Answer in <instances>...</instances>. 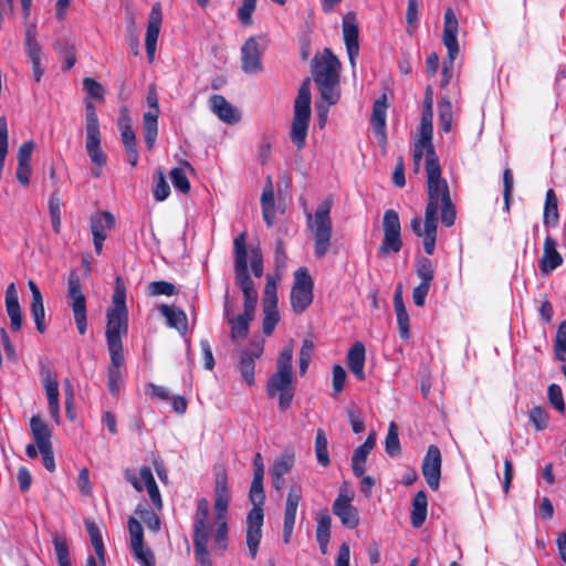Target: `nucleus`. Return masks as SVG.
Instances as JSON below:
<instances>
[{"instance_id": "nucleus-1", "label": "nucleus", "mask_w": 566, "mask_h": 566, "mask_svg": "<svg viewBox=\"0 0 566 566\" xmlns=\"http://www.w3.org/2000/svg\"><path fill=\"white\" fill-rule=\"evenodd\" d=\"M427 174L428 202L424 210L423 227L420 217H413L410 226L417 237L422 238L424 252L433 254L437 240L438 212L441 210V221L446 227L455 222L457 211L451 200L449 185L441 176L439 158H427L424 164Z\"/></svg>"}, {"instance_id": "nucleus-2", "label": "nucleus", "mask_w": 566, "mask_h": 566, "mask_svg": "<svg viewBox=\"0 0 566 566\" xmlns=\"http://www.w3.org/2000/svg\"><path fill=\"white\" fill-rule=\"evenodd\" d=\"M230 493L228 476L223 469L216 472L214 479V515L211 521L210 504L206 497L197 500L193 515V546L195 549H208L212 542V548L226 551L228 547V507Z\"/></svg>"}, {"instance_id": "nucleus-3", "label": "nucleus", "mask_w": 566, "mask_h": 566, "mask_svg": "<svg viewBox=\"0 0 566 566\" xmlns=\"http://www.w3.org/2000/svg\"><path fill=\"white\" fill-rule=\"evenodd\" d=\"M293 354L292 345L282 349L276 360V370L270 376L266 384V395L269 398L277 399V407L281 411L291 407L295 395Z\"/></svg>"}, {"instance_id": "nucleus-4", "label": "nucleus", "mask_w": 566, "mask_h": 566, "mask_svg": "<svg viewBox=\"0 0 566 566\" xmlns=\"http://www.w3.org/2000/svg\"><path fill=\"white\" fill-rule=\"evenodd\" d=\"M342 64L329 49L315 55L312 61L313 81L318 87L321 98L336 104L340 98L339 77Z\"/></svg>"}, {"instance_id": "nucleus-5", "label": "nucleus", "mask_w": 566, "mask_h": 566, "mask_svg": "<svg viewBox=\"0 0 566 566\" xmlns=\"http://www.w3.org/2000/svg\"><path fill=\"white\" fill-rule=\"evenodd\" d=\"M253 507L249 511L245 521V543L251 559H255L262 539L264 513L262 505L265 501L263 480L253 479L249 492Z\"/></svg>"}, {"instance_id": "nucleus-6", "label": "nucleus", "mask_w": 566, "mask_h": 566, "mask_svg": "<svg viewBox=\"0 0 566 566\" xmlns=\"http://www.w3.org/2000/svg\"><path fill=\"white\" fill-rule=\"evenodd\" d=\"M106 343L122 342L128 334V310L126 306V286L120 276H116L112 306L106 312Z\"/></svg>"}, {"instance_id": "nucleus-7", "label": "nucleus", "mask_w": 566, "mask_h": 566, "mask_svg": "<svg viewBox=\"0 0 566 566\" xmlns=\"http://www.w3.org/2000/svg\"><path fill=\"white\" fill-rule=\"evenodd\" d=\"M332 207L333 199L328 197L317 206L314 213H306V224L314 239V254L318 259L325 256L331 248L333 234Z\"/></svg>"}, {"instance_id": "nucleus-8", "label": "nucleus", "mask_w": 566, "mask_h": 566, "mask_svg": "<svg viewBox=\"0 0 566 566\" xmlns=\"http://www.w3.org/2000/svg\"><path fill=\"white\" fill-rule=\"evenodd\" d=\"M234 245V273L235 283L243 293V311L255 312L258 302V291L254 287V283L249 275L248 270V251L245 247V233L242 232L235 237L233 241Z\"/></svg>"}, {"instance_id": "nucleus-9", "label": "nucleus", "mask_w": 566, "mask_h": 566, "mask_svg": "<svg viewBox=\"0 0 566 566\" xmlns=\"http://www.w3.org/2000/svg\"><path fill=\"white\" fill-rule=\"evenodd\" d=\"M311 119V78H305L297 92L294 102V114L290 137L297 149H303L306 144L308 124Z\"/></svg>"}, {"instance_id": "nucleus-10", "label": "nucleus", "mask_w": 566, "mask_h": 566, "mask_svg": "<svg viewBox=\"0 0 566 566\" xmlns=\"http://www.w3.org/2000/svg\"><path fill=\"white\" fill-rule=\"evenodd\" d=\"M458 31L459 23L455 17L454 11L451 8H448L444 12V25H443V34L442 40L443 44L448 51V62H444L442 69V86H447L452 77L453 72V63L459 54V44H458Z\"/></svg>"}, {"instance_id": "nucleus-11", "label": "nucleus", "mask_w": 566, "mask_h": 566, "mask_svg": "<svg viewBox=\"0 0 566 566\" xmlns=\"http://www.w3.org/2000/svg\"><path fill=\"white\" fill-rule=\"evenodd\" d=\"M432 120L433 111H430L429 107H423L419 126V139L413 144L412 158L416 172L420 170L421 160L423 157L424 159L438 157L432 143Z\"/></svg>"}, {"instance_id": "nucleus-12", "label": "nucleus", "mask_w": 566, "mask_h": 566, "mask_svg": "<svg viewBox=\"0 0 566 566\" xmlns=\"http://www.w3.org/2000/svg\"><path fill=\"white\" fill-rule=\"evenodd\" d=\"M314 283L305 268L294 273V284L291 290V305L296 314L303 313L313 302Z\"/></svg>"}, {"instance_id": "nucleus-13", "label": "nucleus", "mask_w": 566, "mask_h": 566, "mask_svg": "<svg viewBox=\"0 0 566 566\" xmlns=\"http://www.w3.org/2000/svg\"><path fill=\"white\" fill-rule=\"evenodd\" d=\"M384 240L379 253L386 255L390 252L397 253L402 247L401 226L397 211L388 209L382 219Z\"/></svg>"}, {"instance_id": "nucleus-14", "label": "nucleus", "mask_w": 566, "mask_h": 566, "mask_svg": "<svg viewBox=\"0 0 566 566\" xmlns=\"http://www.w3.org/2000/svg\"><path fill=\"white\" fill-rule=\"evenodd\" d=\"M67 297L74 314L77 331L81 335H84L87 329L86 300L81 290L80 279L74 273H72L67 280Z\"/></svg>"}, {"instance_id": "nucleus-15", "label": "nucleus", "mask_w": 566, "mask_h": 566, "mask_svg": "<svg viewBox=\"0 0 566 566\" xmlns=\"http://www.w3.org/2000/svg\"><path fill=\"white\" fill-rule=\"evenodd\" d=\"M354 492L345 484L339 488L337 497L333 503V513L340 520V523L347 528H355L359 524V514L352 504Z\"/></svg>"}, {"instance_id": "nucleus-16", "label": "nucleus", "mask_w": 566, "mask_h": 566, "mask_svg": "<svg viewBox=\"0 0 566 566\" xmlns=\"http://www.w3.org/2000/svg\"><path fill=\"white\" fill-rule=\"evenodd\" d=\"M265 45L261 36H250L241 48V69L247 74H256L263 71L262 55Z\"/></svg>"}, {"instance_id": "nucleus-17", "label": "nucleus", "mask_w": 566, "mask_h": 566, "mask_svg": "<svg viewBox=\"0 0 566 566\" xmlns=\"http://www.w3.org/2000/svg\"><path fill=\"white\" fill-rule=\"evenodd\" d=\"M147 105L149 111L143 116V133L148 149H151L158 135L159 104L155 86H149L147 93Z\"/></svg>"}, {"instance_id": "nucleus-18", "label": "nucleus", "mask_w": 566, "mask_h": 566, "mask_svg": "<svg viewBox=\"0 0 566 566\" xmlns=\"http://www.w3.org/2000/svg\"><path fill=\"white\" fill-rule=\"evenodd\" d=\"M124 476L134 486V489L138 492H142L145 486L148 492V495L150 497V501L153 502L155 507L158 510H160L163 507L160 492H159L157 483L154 479L150 468H148V467L140 468V470H139L140 479H138L137 475L130 470H126L124 473Z\"/></svg>"}, {"instance_id": "nucleus-19", "label": "nucleus", "mask_w": 566, "mask_h": 566, "mask_svg": "<svg viewBox=\"0 0 566 566\" xmlns=\"http://www.w3.org/2000/svg\"><path fill=\"white\" fill-rule=\"evenodd\" d=\"M442 457L439 448L434 444L428 447L423 458L421 471L422 475L431 490H438L441 478Z\"/></svg>"}, {"instance_id": "nucleus-20", "label": "nucleus", "mask_w": 566, "mask_h": 566, "mask_svg": "<svg viewBox=\"0 0 566 566\" xmlns=\"http://www.w3.org/2000/svg\"><path fill=\"white\" fill-rule=\"evenodd\" d=\"M253 317L254 313L245 311L237 316L232 315L229 302L226 301L224 318L230 326V337L232 343L237 344L248 336L250 322Z\"/></svg>"}, {"instance_id": "nucleus-21", "label": "nucleus", "mask_w": 566, "mask_h": 566, "mask_svg": "<svg viewBox=\"0 0 566 566\" xmlns=\"http://www.w3.org/2000/svg\"><path fill=\"white\" fill-rule=\"evenodd\" d=\"M40 376L45 390L50 415L59 423L61 419L59 382L52 375V371L45 366L41 367Z\"/></svg>"}, {"instance_id": "nucleus-22", "label": "nucleus", "mask_w": 566, "mask_h": 566, "mask_svg": "<svg viewBox=\"0 0 566 566\" xmlns=\"http://www.w3.org/2000/svg\"><path fill=\"white\" fill-rule=\"evenodd\" d=\"M358 34V25L355 15L347 13L343 18V36L352 67H355L356 59L359 54Z\"/></svg>"}, {"instance_id": "nucleus-23", "label": "nucleus", "mask_w": 566, "mask_h": 566, "mask_svg": "<svg viewBox=\"0 0 566 566\" xmlns=\"http://www.w3.org/2000/svg\"><path fill=\"white\" fill-rule=\"evenodd\" d=\"M161 8L159 3L153 6L151 11L148 18L146 39H145V48L148 60L151 62L155 57V52L157 48V40L160 32L161 27Z\"/></svg>"}, {"instance_id": "nucleus-24", "label": "nucleus", "mask_w": 566, "mask_h": 566, "mask_svg": "<svg viewBox=\"0 0 566 566\" xmlns=\"http://www.w3.org/2000/svg\"><path fill=\"white\" fill-rule=\"evenodd\" d=\"M211 111L218 118L229 125L237 124L240 118V112L230 104L222 95H213L210 97Z\"/></svg>"}, {"instance_id": "nucleus-25", "label": "nucleus", "mask_w": 566, "mask_h": 566, "mask_svg": "<svg viewBox=\"0 0 566 566\" xmlns=\"http://www.w3.org/2000/svg\"><path fill=\"white\" fill-rule=\"evenodd\" d=\"M6 310L10 318V327L13 332H18L22 326V312L19 304L18 291L14 283L7 286L6 290Z\"/></svg>"}, {"instance_id": "nucleus-26", "label": "nucleus", "mask_w": 566, "mask_h": 566, "mask_svg": "<svg viewBox=\"0 0 566 566\" xmlns=\"http://www.w3.org/2000/svg\"><path fill=\"white\" fill-rule=\"evenodd\" d=\"M557 243L555 239L551 235H547L544 241L543 247V256L541 259V272L543 274H548L555 269H557L563 263V256L556 249Z\"/></svg>"}, {"instance_id": "nucleus-27", "label": "nucleus", "mask_w": 566, "mask_h": 566, "mask_svg": "<svg viewBox=\"0 0 566 566\" xmlns=\"http://www.w3.org/2000/svg\"><path fill=\"white\" fill-rule=\"evenodd\" d=\"M29 289L32 294V302H31V314L33 316L36 329L39 333H44L46 325L44 322L45 318V311L43 305V297L41 294L40 289L35 284L34 281L30 280L28 282Z\"/></svg>"}, {"instance_id": "nucleus-28", "label": "nucleus", "mask_w": 566, "mask_h": 566, "mask_svg": "<svg viewBox=\"0 0 566 566\" xmlns=\"http://www.w3.org/2000/svg\"><path fill=\"white\" fill-rule=\"evenodd\" d=\"M365 358H366V349L365 345L361 342H356L350 347L347 354V365L349 370L354 374V376L359 379H365Z\"/></svg>"}, {"instance_id": "nucleus-29", "label": "nucleus", "mask_w": 566, "mask_h": 566, "mask_svg": "<svg viewBox=\"0 0 566 566\" xmlns=\"http://www.w3.org/2000/svg\"><path fill=\"white\" fill-rule=\"evenodd\" d=\"M30 429L38 449L52 447V430L39 415H34L31 417Z\"/></svg>"}, {"instance_id": "nucleus-30", "label": "nucleus", "mask_w": 566, "mask_h": 566, "mask_svg": "<svg viewBox=\"0 0 566 566\" xmlns=\"http://www.w3.org/2000/svg\"><path fill=\"white\" fill-rule=\"evenodd\" d=\"M101 132L86 133L85 148L92 163L97 167L106 165L107 156L101 146Z\"/></svg>"}, {"instance_id": "nucleus-31", "label": "nucleus", "mask_w": 566, "mask_h": 566, "mask_svg": "<svg viewBox=\"0 0 566 566\" xmlns=\"http://www.w3.org/2000/svg\"><path fill=\"white\" fill-rule=\"evenodd\" d=\"M387 97L382 94L375 101L371 114V124L375 133L385 138L386 136Z\"/></svg>"}, {"instance_id": "nucleus-32", "label": "nucleus", "mask_w": 566, "mask_h": 566, "mask_svg": "<svg viewBox=\"0 0 566 566\" xmlns=\"http://www.w3.org/2000/svg\"><path fill=\"white\" fill-rule=\"evenodd\" d=\"M159 311L166 317L170 327L176 328L181 334L187 332L188 318L182 310L175 306L161 305Z\"/></svg>"}, {"instance_id": "nucleus-33", "label": "nucleus", "mask_w": 566, "mask_h": 566, "mask_svg": "<svg viewBox=\"0 0 566 566\" xmlns=\"http://www.w3.org/2000/svg\"><path fill=\"white\" fill-rule=\"evenodd\" d=\"M428 496L424 491H418L412 500L411 524L420 527L427 518Z\"/></svg>"}, {"instance_id": "nucleus-34", "label": "nucleus", "mask_w": 566, "mask_h": 566, "mask_svg": "<svg viewBox=\"0 0 566 566\" xmlns=\"http://www.w3.org/2000/svg\"><path fill=\"white\" fill-rule=\"evenodd\" d=\"M115 227V218L108 211L91 217V231L93 235H103L107 238V232Z\"/></svg>"}, {"instance_id": "nucleus-35", "label": "nucleus", "mask_w": 566, "mask_h": 566, "mask_svg": "<svg viewBox=\"0 0 566 566\" xmlns=\"http://www.w3.org/2000/svg\"><path fill=\"white\" fill-rule=\"evenodd\" d=\"M543 220L546 227H555L559 220L558 200L553 189L546 191Z\"/></svg>"}, {"instance_id": "nucleus-36", "label": "nucleus", "mask_w": 566, "mask_h": 566, "mask_svg": "<svg viewBox=\"0 0 566 566\" xmlns=\"http://www.w3.org/2000/svg\"><path fill=\"white\" fill-rule=\"evenodd\" d=\"M302 499V488L300 485H293L286 496L285 511H284V523L295 524L296 512L298 503Z\"/></svg>"}, {"instance_id": "nucleus-37", "label": "nucleus", "mask_w": 566, "mask_h": 566, "mask_svg": "<svg viewBox=\"0 0 566 566\" xmlns=\"http://www.w3.org/2000/svg\"><path fill=\"white\" fill-rule=\"evenodd\" d=\"M186 170L191 171L192 167L189 163L184 161L182 167L172 168L169 172V177L174 187L182 193H188L190 190V182L188 180Z\"/></svg>"}, {"instance_id": "nucleus-38", "label": "nucleus", "mask_w": 566, "mask_h": 566, "mask_svg": "<svg viewBox=\"0 0 566 566\" xmlns=\"http://www.w3.org/2000/svg\"><path fill=\"white\" fill-rule=\"evenodd\" d=\"M255 360H253V357L248 354L240 355V360L238 364V369L241 374L242 379L244 382L249 386H252L255 381L254 378V364Z\"/></svg>"}, {"instance_id": "nucleus-39", "label": "nucleus", "mask_w": 566, "mask_h": 566, "mask_svg": "<svg viewBox=\"0 0 566 566\" xmlns=\"http://www.w3.org/2000/svg\"><path fill=\"white\" fill-rule=\"evenodd\" d=\"M315 453L317 458V462L327 467L329 464V454L327 450V438L324 430L318 429L315 438Z\"/></svg>"}, {"instance_id": "nucleus-40", "label": "nucleus", "mask_w": 566, "mask_h": 566, "mask_svg": "<svg viewBox=\"0 0 566 566\" xmlns=\"http://www.w3.org/2000/svg\"><path fill=\"white\" fill-rule=\"evenodd\" d=\"M53 546L56 554L59 566H72L69 555V546L65 537L62 535H55L53 537Z\"/></svg>"}, {"instance_id": "nucleus-41", "label": "nucleus", "mask_w": 566, "mask_h": 566, "mask_svg": "<svg viewBox=\"0 0 566 566\" xmlns=\"http://www.w3.org/2000/svg\"><path fill=\"white\" fill-rule=\"evenodd\" d=\"M416 272L421 282L431 284L434 277L432 261L428 258L418 259L416 263Z\"/></svg>"}, {"instance_id": "nucleus-42", "label": "nucleus", "mask_w": 566, "mask_h": 566, "mask_svg": "<svg viewBox=\"0 0 566 566\" xmlns=\"http://www.w3.org/2000/svg\"><path fill=\"white\" fill-rule=\"evenodd\" d=\"M279 321L280 313L277 307H263L262 331L266 336H270L273 333Z\"/></svg>"}, {"instance_id": "nucleus-43", "label": "nucleus", "mask_w": 566, "mask_h": 566, "mask_svg": "<svg viewBox=\"0 0 566 566\" xmlns=\"http://www.w3.org/2000/svg\"><path fill=\"white\" fill-rule=\"evenodd\" d=\"M528 419L537 431H543L548 424V412L545 408L536 406L530 410Z\"/></svg>"}, {"instance_id": "nucleus-44", "label": "nucleus", "mask_w": 566, "mask_h": 566, "mask_svg": "<svg viewBox=\"0 0 566 566\" xmlns=\"http://www.w3.org/2000/svg\"><path fill=\"white\" fill-rule=\"evenodd\" d=\"M107 348L111 358V365L108 369L120 370V367L124 365L125 361L123 354V342L107 343Z\"/></svg>"}, {"instance_id": "nucleus-45", "label": "nucleus", "mask_w": 566, "mask_h": 566, "mask_svg": "<svg viewBox=\"0 0 566 566\" xmlns=\"http://www.w3.org/2000/svg\"><path fill=\"white\" fill-rule=\"evenodd\" d=\"M385 449L390 457H395L400 452L398 430L395 422H391L389 424L388 433L385 441Z\"/></svg>"}, {"instance_id": "nucleus-46", "label": "nucleus", "mask_w": 566, "mask_h": 566, "mask_svg": "<svg viewBox=\"0 0 566 566\" xmlns=\"http://www.w3.org/2000/svg\"><path fill=\"white\" fill-rule=\"evenodd\" d=\"M170 193V188L168 182L166 181L165 175L163 170H158L156 174L155 187L153 190L154 198L157 201H164L168 198Z\"/></svg>"}, {"instance_id": "nucleus-47", "label": "nucleus", "mask_w": 566, "mask_h": 566, "mask_svg": "<svg viewBox=\"0 0 566 566\" xmlns=\"http://www.w3.org/2000/svg\"><path fill=\"white\" fill-rule=\"evenodd\" d=\"M132 553H133L134 557L136 558V560L142 566H155V564H156L155 555L151 552V549L149 547L145 546L144 544H142L140 546L133 547Z\"/></svg>"}, {"instance_id": "nucleus-48", "label": "nucleus", "mask_w": 566, "mask_h": 566, "mask_svg": "<svg viewBox=\"0 0 566 566\" xmlns=\"http://www.w3.org/2000/svg\"><path fill=\"white\" fill-rule=\"evenodd\" d=\"M128 532H129L130 548L140 546L142 544H144L143 526L135 517H129V520H128Z\"/></svg>"}, {"instance_id": "nucleus-49", "label": "nucleus", "mask_w": 566, "mask_h": 566, "mask_svg": "<svg viewBox=\"0 0 566 566\" xmlns=\"http://www.w3.org/2000/svg\"><path fill=\"white\" fill-rule=\"evenodd\" d=\"M547 397L552 406L560 413L565 412V402L563 397V390L559 385L552 384L547 388Z\"/></svg>"}, {"instance_id": "nucleus-50", "label": "nucleus", "mask_w": 566, "mask_h": 566, "mask_svg": "<svg viewBox=\"0 0 566 566\" xmlns=\"http://www.w3.org/2000/svg\"><path fill=\"white\" fill-rule=\"evenodd\" d=\"M49 210L54 232H60L61 227V200L56 195H52L49 200Z\"/></svg>"}, {"instance_id": "nucleus-51", "label": "nucleus", "mask_w": 566, "mask_h": 566, "mask_svg": "<svg viewBox=\"0 0 566 566\" xmlns=\"http://www.w3.org/2000/svg\"><path fill=\"white\" fill-rule=\"evenodd\" d=\"M294 464V458L293 455H283L281 458H279L277 460H275V462L273 463L272 465V469H271V475H276V476H280V475H285L286 473H289L292 469Z\"/></svg>"}, {"instance_id": "nucleus-52", "label": "nucleus", "mask_w": 566, "mask_h": 566, "mask_svg": "<svg viewBox=\"0 0 566 566\" xmlns=\"http://www.w3.org/2000/svg\"><path fill=\"white\" fill-rule=\"evenodd\" d=\"M439 122L443 132H450L452 123V106L449 101H443L439 104Z\"/></svg>"}, {"instance_id": "nucleus-53", "label": "nucleus", "mask_w": 566, "mask_h": 566, "mask_svg": "<svg viewBox=\"0 0 566 566\" xmlns=\"http://www.w3.org/2000/svg\"><path fill=\"white\" fill-rule=\"evenodd\" d=\"M85 130L86 133L101 132L95 106L91 102L85 104Z\"/></svg>"}, {"instance_id": "nucleus-54", "label": "nucleus", "mask_w": 566, "mask_h": 566, "mask_svg": "<svg viewBox=\"0 0 566 566\" xmlns=\"http://www.w3.org/2000/svg\"><path fill=\"white\" fill-rule=\"evenodd\" d=\"M86 528L90 534L92 545L95 549L96 555L101 559H103L104 558V545H103V539H102L98 528L92 522L86 523Z\"/></svg>"}, {"instance_id": "nucleus-55", "label": "nucleus", "mask_w": 566, "mask_h": 566, "mask_svg": "<svg viewBox=\"0 0 566 566\" xmlns=\"http://www.w3.org/2000/svg\"><path fill=\"white\" fill-rule=\"evenodd\" d=\"M29 60L32 64V74L35 82H40L43 75V69L41 66L42 49L25 51Z\"/></svg>"}, {"instance_id": "nucleus-56", "label": "nucleus", "mask_w": 566, "mask_h": 566, "mask_svg": "<svg viewBox=\"0 0 566 566\" xmlns=\"http://www.w3.org/2000/svg\"><path fill=\"white\" fill-rule=\"evenodd\" d=\"M513 187H514V179H513L512 170L506 168L503 171V198H504V208L506 211L510 210Z\"/></svg>"}, {"instance_id": "nucleus-57", "label": "nucleus", "mask_w": 566, "mask_h": 566, "mask_svg": "<svg viewBox=\"0 0 566 566\" xmlns=\"http://www.w3.org/2000/svg\"><path fill=\"white\" fill-rule=\"evenodd\" d=\"M256 0H243L242 6L239 8L238 17L242 24H252V13L255 10Z\"/></svg>"}, {"instance_id": "nucleus-58", "label": "nucleus", "mask_w": 566, "mask_h": 566, "mask_svg": "<svg viewBox=\"0 0 566 566\" xmlns=\"http://www.w3.org/2000/svg\"><path fill=\"white\" fill-rule=\"evenodd\" d=\"M555 350L558 359L566 361L560 353H566V319L560 323L556 333Z\"/></svg>"}, {"instance_id": "nucleus-59", "label": "nucleus", "mask_w": 566, "mask_h": 566, "mask_svg": "<svg viewBox=\"0 0 566 566\" xmlns=\"http://www.w3.org/2000/svg\"><path fill=\"white\" fill-rule=\"evenodd\" d=\"M151 295H172L176 291V287L172 283L166 281H155L151 282L148 286Z\"/></svg>"}, {"instance_id": "nucleus-60", "label": "nucleus", "mask_w": 566, "mask_h": 566, "mask_svg": "<svg viewBox=\"0 0 566 566\" xmlns=\"http://www.w3.org/2000/svg\"><path fill=\"white\" fill-rule=\"evenodd\" d=\"M276 305V283L269 277L264 287L263 307H277Z\"/></svg>"}, {"instance_id": "nucleus-61", "label": "nucleus", "mask_w": 566, "mask_h": 566, "mask_svg": "<svg viewBox=\"0 0 566 566\" xmlns=\"http://www.w3.org/2000/svg\"><path fill=\"white\" fill-rule=\"evenodd\" d=\"M24 46L25 51L41 49L36 41V25L35 23H29L24 32Z\"/></svg>"}, {"instance_id": "nucleus-62", "label": "nucleus", "mask_w": 566, "mask_h": 566, "mask_svg": "<svg viewBox=\"0 0 566 566\" xmlns=\"http://www.w3.org/2000/svg\"><path fill=\"white\" fill-rule=\"evenodd\" d=\"M33 140L23 143L18 150V165H31V157L34 150Z\"/></svg>"}, {"instance_id": "nucleus-63", "label": "nucleus", "mask_w": 566, "mask_h": 566, "mask_svg": "<svg viewBox=\"0 0 566 566\" xmlns=\"http://www.w3.org/2000/svg\"><path fill=\"white\" fill-rule=\"evenodd\" d=\"M83 86H84L85 91L87 92V94L91 97L97 98V99H102L103 98V96H104V88L95 80H93L91 77H85L83 80Z\"/></svg>"}, {"instance_id": "nucleus-64", "label": "nucleus", "mask_w": 566, "mask_h": 566, "mask_svg": "<svg viewBox=\"0 0 566 566\" xmlns=\"http://www.w3.org/2000/svg\"><path fill=\"white\" fill-rule=\"evenodd\" d=\"M346 380V371L340 365L333 367V390L335 394H339L344 389Z\"/></svg>"}]
</instances>
